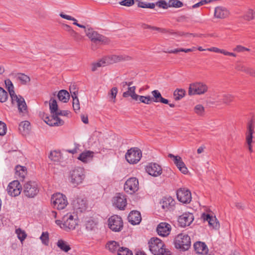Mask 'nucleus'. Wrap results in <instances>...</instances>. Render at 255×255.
<instances>
[{
	"mask_svg": "<svg viewBox=\"0 0 255 255\" xmlns=\"http://www.w3.org/2000/svg\"><path fill=\"white\" fill-rule=\"evenodd\" d=\"M68 177L69 182L75 186L80 185L85 178V170L80 167H74L69 171Z\"/></svg>",
	"mask_w": 255,
	"mask_h": 255,
	"instance_id": "obj_1",
	"label": "nucleus"
},
{
	"mask_svg": "<svg viewBox=\"0 0 255 255\" xmlns=\"http://www.w3.org/2000/svg\"><path fill=\"white\" fill-rule=\"evenodd\" d=\"M150 251L154 255H164V254L168 252L165 248L163 242L157 238H152L148 242Z\"/></svg>",
	"mask_w": 255,
	"mask_h": 255,
	"instance_id": "obj_2",
	"label": "nucleus"
},
{
	"mask_svg": "<svg viewBox=\"0 0 255 255\" xmlns=\"http://www.w3.org/2000/svg\"><path fill=\"white\" fill-rule=\"evenodd\" d=\"M131 58L128 56L112 55L111 56H104L97 62V67H105L114 63L121 61L130 60Z\"/></svg>",
	"mask_w": 255,
	"mask_h": 255,
	"instance_id": "obj_3",
	"label": "nucleus"
},
{
	"mask_svg": "<svg viewBox=\"0 0 255 255\" xmlns=\"http://www.w3.org/2000/svg\"><path fill=\"white\" fill-rule=\"evenodd\" d=\"M174 245L176 249L185 251L188 250L191 246L190 237L184 233L178 234L174 239Z\"/></svg>",
	"mask_w": 255,
	"mask_h": 255,
	"instance_id": "obj_4",
	"label": "nucleus"
},
{
	"mask_svg": "<svg viewBox=\"0 0 255 255\" xmlns=\"http://www.w3.org/2000/svg\"><path fill=\"white\" fill-rule=\"evenodd\" d=\"M208 86L201 82H196L191 84L188 89V95H202L208 91Z\"/></svg>",
	"mask_w": 255,
	"mask_h": 255,
	"instance_id": "obj_5",
	"label": "nucleus"
},
{
	"mask_svg": "<svg viewBox=\"0 0 255 255\" xmlns=\"http://www.w3.org/2000/svg\"><path fill=\"white\" fill-rule=\"evenodd\" d=\"M51 202L53 207L58 210L64 209L68 204L66 196L60 193H57L52 196Z\"/></svg>",
	"mask_w": 255,
	"mask_h": 255,
	"instance_id": "obj_6",
	"label": "nucleus"
},
{
	"mask_svg": "<svg viewBox=\"0 0 255 255\" xmlns=\"http://www.w3.org/2000/svg\"><path fill=\"white\" fill-rule=\"evenodd\" d=\"M142 157V152L137 147H132L128 150L125 157L130 164H136L139 161Z\"/></svg>",
	"mask_w": 255,
	"mask_h": 255,
	"instance_id": "obj_7",
	"label": "nucleus"
},
{
	"mask_svg": "<svg viewBox=\"0 0 255 255\" xmlns=\"http://www.w3.org/2000/svg\"><path fill=\"white\" fill-rule=\"evenodd\" d=\"M38 192V186L35 181H28L23 185V193L28 198L34 197Z\"/></svg>",
	"mask_w": 255,
	"mask_h": 255,
	"instance_id": "obj_8",
	"label": "nucleus"
},
{
	"mask_svg": "<svg viewBox=\"0 0 255 255\" xmlns=\"http://www.w3.org/2000/svg\"><path fill=\"white\" fill-rule=\"evenodd\" d=\"M108 226L110 229L115 232H119L123 227L122 218L118 215L111 216L108 220Z\"/></svg>",
	"mask_w": 255,
	"mask_h": 255,
	"instance_id": "obj_9",
	"label": "nucleus"
},
{
	"mask_svg": "<svg viewBox=\"0 0 255 255\" xmlns=\"http://www.w3.org/2000/svg\"><path fill=\"white\" fill-rule=\"evenodd\" d=\"M138 189V181L135 177L128 179L124 185V190L130 194H132Z\"/></svg>",
	"mask_w": 255,
	"mask_h": 255,
	"instance_id": "obj_10",
	"label": "nucleus"
},
{
	"mask_svg": "<svg viewBox=\"0 0 255 255\" xmlns=\"http://www.w3.org/2000/svg\"><path fill=\"white\" fill-rule=\"evenodd\" d=\"M176 195L178 200L183 203L188 204L191 201V193L185 188L179 189L176 192Z\"/></svg>",
	"mask_w": 255,
	"mask_h": 255,
	"instance_id": "obj_11",
	"label": "nucleus"
},
{
	"mask_svg": "<svg viewBox=\"0 0 255 255\" xmlns=\"http://www.w3.org/2000/svg\"><path fill=\"white\" fill-rule=\"evenodd\" d=\"M109 134L107 131L104 132H99V134L97 135L99 141V152L102 151L105 152L108 149L107 144L109 143L108 140Z\"/></svg>",
	"mask_w": 255,
	"mask_h": 255,
	"instance_id": "obj_12",
	"label": "nucleus"
},
{
	"mask_svg": "<svg viewBox=\"0 0 255 255\" xmlns=\"http://www.w3.org/2000/svg\"><path fill=\"white\" fill-rule=\"evenodd\" d=\"M21 186L18 180H14L10 182L7 188L8 194L12 197L19 195L21 191Z\"/></svg>",
	"mask_w": 255,
	"mask_h": 255,
	"instance_id": "obj_13",
	"label": "nucleus"
},
{
	"mask_svg": "<svg viewBox=\"0 0 255 255\" xmlns=\"http://www.w3.org/2000/svg\"><path fill=\"white\" fill-rule=\"evenodd\" d=\"M63 229L74 230L78 225V222L75 219H74L72 215L67 214L63 218Z\"/></svg>",
	"mask_w": 255,
	"mask_h": 255,
	"instance_id": "obj_14",
	"label": "nucleus"
},
{
	"mask_svg": "<svg viewBox=\"0 0 255 255\" xmlns=\"http://www.w3.org/2000/svg\"><path fill=\"white\" fill-rule=\"evenodd\" d=\"M168 156L172 159L174 163L182 173H187L188 169L180 156L174 155L171 153L169 154Z\"/></svg>",
	"mask_w": 255,
	"mask_h": 255,
	"instance_id": "obj_15",
	"label": "nucleus"
},
{
	"mask_svg": "<svg viewBox=\"0 0 255 255\" xmlns=\"http://www.w3.org/2000/svg\"><path fill=\"white\" fill-rule=\"evenodd\" d=\"M146 171L150 175L157 177L162 173V169L160 165L156 163H149L145 167Z\"/></svg>",
	"mask_w": 255,
	"mask_h": 255,
	"instance_id": "obj_16",
	"label": "nucleus"
},
{
	"mask_svg": "<svg viewBox=\"0 0 255 255\" xmlns=\"http://www.w3.org/2000/svg\"><path fill=\"white\" fill-rule=\"evenodd\" d=\"M194 220V216L192 213H185L178 218V222L182 227L189 226Z\"/></svg>",
	"mask_w": 255,
	"mask_h": 255,
	"instance_id": "obj_17",
	"label": "nucleus"
},
{
	"mask_svg": "<svg viewBox=\"0 0 255 255\" xmlns=\"http://www.w3.org/2000/svg\"><path fill=\"white\" fill-rule=\"evenodd\" d=\"M171 230L170 225L166 223H160L156 229L158 234L162 237L168 235Z\"/></svg>",
	"mask_w": 255,
	"mask_h": 255,
	"instance_id": "obj_18",
	"label": "nucleus"
},
{
	"mask_svg": "<svg viewBox=\"0 0 255 255\" xmlns=\"http://www.w3.org/2000/svg\"><path fill=\"white\" fill-rule=\"evenodd\" d=\"M234 99V96L229 94H224L222 95H218L214 100L216 102L222 103L226 105H229Z\"/></svg>",
	"mask_w": 255,
	"mask_h": 255,
	"instance_id": "obj_19",
	"label": "nucleus"
},
{
	"mask_svg": "<svg viewBox=\"0 0 255 255\" xmlns=\"http://www.w3.org/2000/svg\"><path fill=\"white\" fill-rule=\"evenodd\" d=\"M202 218L204 221H207L208 222L209 225L213 229H218L219 228V222L215 217L211 216L209 214L203 213L202 215Z\"/></svg>",
	"mask_w": 255,
	"mask_h": 255,
	"instance_id": "obj_20",
	"label": "nucleus"
},
{
	"mask_svg": "<svg viewBox=\"0 0 255 255\" xmlns=\"http://www.w3.org/2000/svg\"><path fill=\"white\" fill-rule=\"evenodd\" d=\"M114 204L120 210H124L127 205V200L125 196L119 194L114 198Z\"/></svg>",
	"mask_w": 255,
	"mask_h": 255,
	"instance_id": "obj_21",
	"label": "nucleus"
},
{
	"mask_svg": "<svg viewBox=\"0 0 255 255\" xmlns=\"http://www.w3.org/2000/svg\"><path fill=\"white\" fill-rule=\"evenodd\" d=\"M160 204L162 209L168 210L172 209L175 204V201L171 197H165L162 199Z\"/></svg>",
	"mask_w": 255,
	"mask_h": 255,
	"instance_id": "obj_22",
	"label": "nucleus"
},
{
	"mask_svg": "<svg viewBox=\"0 0 255 255\" xmlns=\"http://www.w3.org/2000/svg\"><path fill=\"white\" fill-rule=\"evenodd\" d=\"M44 121L47 125L50 126H62L64 123L63 120L57 117L55 114H52L51 119L49 117H46Z\"/></svg>",
	"mask_w": 255,
	"mask_h": 255,
	"instance_id": "obj_23",
	"label": "nucleus"
},
{
	"mask_svg": "<svg viewBox=\"0 0 255 255\" xmlns=\"http://www.w3.org/2000/svg\"><path fill=\"white\" fill-rule=\"evenodd\" d=\"M129 222L132 225H137L140 223L141 217L139 212L132 211L130 212L128 217Z\"/></svg>",
	"mask_w": 255,
	"mask_h": 255,
	"instance_id": "obj_24",
	"label": "nucleus"
},
{
	"mask_svg": "<svg viewBox=\"0 0 255 255\" xmlns=\"http://www.w3.org/2000/svg\"><path fill=\"white\" fill-rule=\"evenodd\" d=\"M11 101L13 104H14V102L16 103L18 111L20 113H25L26 112L27 106L23 98L21 97H18L16 96V98L11 99Z\"/></svg>",
	"mask_w": 255,
	"mask_h": 255,
	"instance_id": "obj_25",
	"label": "nucleus"
},
{
	"mask_svg": "<svg viewBox=\"0 0 255 255\" xmlns=\"http://www.w3.org/2000/svg\"><path fill=\"white\" fill-rule=\"evenodd\" d=\"M194 248L196 252L199 254H206L208 252L206 245L204 243L199 241L196 242L194 244Z\"/></svg>",
	"mask_w": 255,
	"mask_h": 255,
	"instance_id": "obj_26",
	"label": "nucleus"
},
{
	"mask_svg": "<svg viewBox=\"0 0 255 255\" xmlns=\"http://www.w3.org/2000/svg\"><path fill=\"white\" fill-rule=\"evenodd\" d=\"M228 15L229 11L225 7L218 6L215 9L214 15L218 18H224Z\"/></svg>",
	"mask_w": 255,
	"mask_h": 255,
	"instance_id": "obj_27",
	"label": "nucleus"
},
{
	"mask_svg": "<svg viewBox=\"0 0 255 255\" xmlns=\"http://www.w3.org/2000/svg\"><path fill=\"white\" fill-rule=\"evenodd\" d=\"M27 174L26 168L24 166L17 165L15 167V176L20 180L23 181Z\"/></svg>",
	"mask_w": 255,
	"mask_h": 255,
	"instance_id": "obj_28",
	"label": "nucleus"
},
{
	"mask_svg": "<svg viewBox=\"0 0 255 255\" xmlns=\"http://www.w3.org/2000/svg\"><path fill=\"white\" fill-rule=\"evenodd\" d=\"M94 153L89 150L85 151L81 153L78 159L83 162L87 163L92 160Z\"/></svg>",
	"mask_w": 255,
	"mask_h": 255,
	"instance_id": "obj_29",
	"label": "nucleus"
},
{
	"mask_svg": "<svg viewBox=\"0 0 255 255\" xmlns=\"http://www.w3.org/2000/svg\"><path fill=\"white\" fill-rule=\"evenodd\" d=\"M73 206L75 210L82 212L86 209V202L83 199L77 198L73 201Z\"/></svg>",
	"mask_w": 255,
	"mask_h": 255,
	"instance_id": "obj_30",
	"label": "nucleus"
},
{
	"mask_svg": "<svg viewBox=\"0 0 255 255\" xmlns=\"http://www.w3.org/2000/svg\"><path fill=\"white\" fill-rule=\"evenodd\" d=\"M153 96L152 101L154 102H160L165 104H168V100L162 97L160 93L156 90L151 92Z\"/></svg>",
	"mask_w": 255,
	"mask_h": 255,
	"instance_id": "obj_31",
	"label": "nucleus"
},
{
	"mask_svg": "<svg viewBox=\"0 0 255 255\" xmlns=\"http://www.w3.org/2000/svg\"><path fill=\"white\" fill-rule=\"evenodd\" d=\"M30 123L25 121L20 123L19 125V130L23 135H26L30 130Z\"/></svg>",
	"mask_w": 255,
	"mask_h": 255,
	"instance_id": "obj_32",
	"label": "nucleus"
},
{
	"mask_svg": "<svg viewBox=\"0 0 255 255\" xmlns=\"http://www.w3.org/2000/svg\"><path fill=\"white\" fill-rule=\"evenodd\" d=\"M85 228L86 231L90 234H94L96 229V222L93 219H89L85 223Z\"/></svg>",
	"mask_w": 255,
	"mask_h": 255,
	"instance_id": "obj_33",
	"label": "nucleus"
},
{
	"mask_svg": "<svg viewBox=\"0 0 255 255\" xmlns=\"http://www.w3.org/2000/svg\"><path fill=\"white\" fill-rule=\"evenodd\" d=\"M136 87L134 86L132 87H129L128 88V90L123 94V97L124 98H128L130 97L132 99L134 100L137 97V94L135 93Z\"/></svg>",
	"mask_w": 255,
	"mask_h": 255,
	"instance_id": "obj_34",
	"label": "nucleus"
},
{
	"mask_svg": "<svg viewBox=\"0 0 255 255\" xmlns=\"http://www.w3.org/2000/svg\"><path fill=\"white\" fill-rule=\"evenodd\" d=\"M4 83L6 87L7 88V90L8 91L11 98H16V95L15 94L14 91V86L11 81L9 79H6L4 81Z\"/></svg>",
	"mask_w": 255,
	"mask_h": 255,
	"instance_id": "obj_35",
	"label": "nucleus"
},
{
	"mask_svg": "<svg viewBox=\"0 0 255 255\" xmlns=\"http://www.w3.org/2000/svg\"><path fill=\"white\" fill-rule=\"evenodd\" d=\"M57 97L60 101L67 103L69 100L70 95L66 90H61L58 92Z\"/></svg>",
	"mask_w": 255,
	"mask_h": 255,
	"instance_id": "obj_36",
	"label": "nucleus"
},
{
	"mask_svg": "<svg viewBox=\"0 0 255 255\" xmlns=\"http://www.w3.org/2000/svg\"><path fill=\"white\" fill-rule=\"evenodd\" d=\"M107 248L112 253H115L117 252L118 253L119 250L121 249L119 244L116 241H110L106 245Z\"/></svg>",
	"mask_w": 255,
	"mask_h": 255,
	"instance_id": "obj_37",
	"label": "nucleus"
},
{
	"mask_svg": "<svg viewBox=\"0 0 255 255\" xmlns=\"http://www.w3.org/2000/svg\"><path fill=\"white\" fill-rule=\"evenodd\" d=\"M154 28V30L158 31H159L160 32H162V33L169 32V34H172V35H179V36L185 35V36H188L189 35H193L194 36H195V35H194L193 34H192V33H184L181 32H179L176 33V32H174L169 31L167 30L166 29L161 28L158 27H155V28Z\"/></svg>",
	"mask_w": 255,
	"mask_h": 255,
	"instance_id": "obj_38",
	"label": "nucleus"
},
{
	"mask_svg": "<svg viewBox=\"0 0 255 255\" xmlns=\"http://www.w3.org/2000/svg\"><path fill=\"white\" fill-rule=\"evenodd\" d=\"M56 245L59 249L65 252H68L71 250V248L68 243L63 240H59Z\"/></svg>",
	"mask_w": 255,
	"mask_h": 255,
	"instance_id": "obj_39",
	"label": "nucleus"
},
{
	"mask_svg": "<svg viewBox=\"0 0 255 255\" xmlns=\"http://www.w3.org/2000/svg\"><path fill=\"white\" fill-rule=\"evenodd\" d=\"M15 77L17 80L20 81L23 85L27 84L30 81V77L23 73H17L15 75Z\"/></svg>",
	"mask_w": 255,
	"mask_h": 255,
	"instance_id": "obj_40",
	"label": "nucleus"
},
{
	"mask_svg": "<svg viewBox=\"0 0 255 255\" xmlns=\"http://www.w3.org/2000/svg\"><path fill=\"white\" fill-rule=\"evenodd\" d=\"M85 32L88 38L90 39L93 42L96 43V34L94 29L87 25V29L85 30Z\"/></svg>",
	"mask_w": 255,
	"mask_h": 255,
	"instance_id": "obj_41",
	"label": "nucleus"
},
{
	"mask_svg": "<svg viewBox=\"0 0 255 255\" xmlns=\"http://www.w3.org/2000/svg\"><path fill=\"white\" fill-rule=\"evenodd\" d=\"M247 132L246 138L253 139V134L254 132V124L253 120H251L248 124Z\"/></svg>",
	"mask_w": 255,
	"mask_h": 255,
	"instance_id": "obj_42",
	"label": "nucleus"
},
{
	"mask_svg": "<svg viewBox=\"0 0 255 255\" xmlns=\"http://www.w3.org/2000/svg\"><path fill=\"white\" fill-rule=\"evenodd\" d=\"M110 43V40L106 36L97 33V46L98 45H107Z\"/></svg>",
	"mask_w": 255,
	"mask_h": 255,
	"instance_id": "obj_43",
	"label": "nucleus"
},
{
	"mask_svg": "<svg viewBox=\"0 0 255 255\" xmlns=\"http://www.w3.org/2000/svg\"><path fill=\"white\" fill-rule=\"evenodd\" d=\"M49 109L52 114H56L59 110L56 100L51 99L49 103Z\"/></svg>",
	"mask_w": 255,
	"mask_h": 255,
	"instance_id": "obj_44",
	"label": "nucleus"
},
{
	"mask_svg": "<svg viewBox=\"0 0 255 255\" xmlns=\"http://www.w3.org/2000/svg\"><path fill=\"white\" fill-rule=\"evenodd\" d=\"M136 98L134 99V100L137 101H139L140 102L145 104H149L152 101V98L150 96H139L137 95Z\"/></svg>",
	"mask_w": 255,
	"mask_h": 255,
	"instance_id": "obj_45",
	"label": "nucleus"
},
{
	"mask_svg": "<svg viewBox=\"0 0 255 255\" xmlns=\"http://www.w3.org/2000/svg\"><path fill=\"white\" fill-rule=\"evenodd\" d=\"M49 157L51 160L54 162H59L61 158V156L60 152L56 151H53L50 152Z\"/></svg>",
	"mask_w": 255,
	"mask_h": 255,
	"instance_id": "obj_46",
	"label": "nucleus"
},
{
	"mask_svg": "<svg viewBox=\"0 0 255 255\" xmlns=\"http://www.w3.org/2000/svg\"><path fill=\"white\" fill-rule=\"evenodd\" d=\"M185 94V91L183 89H176L174 91L173 95L175 100L178 101L182 98Z\"/></svg>",
	"mask_w": 255,
	"mask_h": 255,
	"instance_id": "obj_47",
	"label": "nucleus"
},
{
	"mask_svg": "<svg viewBox=\"0 0 255 255\" xmlns=\"http://www.w3.org/2000/svg\"><path fill=\"white\" fill-rule=\"evenodd\" d=\"M255 17V12L252 9H248L244 14V19L246 20H251Z\"/></svg>",
	"mask_w": 255,
	"mask_h": 255,
	"instance_id": "obj_48",
	"label": "nucleus"
},
{
	"mask_svg": "<svg viewBox=\"0 0 255 255\" xmlns=\"http://www.w3.org/2000/svg\"><path fill=\"white\" fill-rule=\"evenodd\" d=\"M15 233L17 236V238L21 243L25 239L27 235L24 231L22 230L21 229L18 228L16 229Z\"/></svg>",
	"mask_w": 255,
	"mask_h": 255,
	"instance_id": "obj_49",
	"label": "nucleus"
},
{
	"mask_svg": "<svg viewBox=\"0 0 255 255\" xmlns=\"http://www.w3.org/2000/svg\"><path fill=\"white\" fill-rule=\"evenodd\" d=\"M118 93V89L117 87H113L109 93V96L110 98V101L113 103L116 102V98Z\"/></svg>",
	"mask_w": 255,
	"mask_h": 255,
	"instance_id": "obj_50",
	"label": "nucleus"
},
{
	"mask_svg": "<svg viewBox=\"0 0 255 255\" xmlns=\"http://www.w3.org/2000/svg\"><path fill=\"white\" fill-rule=\"evenodd\" d=\"M183 5V3L179 0H169L168 2L169 7L179 8L182 7Z\"/></svg>",
	"mask_w": 255,
	"mask_h": 255,
	"instance_id": "obj_51",
	"label": "nucleus"
},
{
	"mask_svg": "<svg viewBox=\"0 0 255 255\" xmlns=\"http://www.w3.org/2000/svg\"><path fill=\"white\" fill-rule=\"evenodd\" d=\"M195 113L199 116H203L205 112L204 107L200 105H197L194 107Z\"/></svg>",
	"mask_w": 255,
	"mask_h": 255,
	"instance_id": "obj_52",
	"label": "nucleus"
},
{
	"mask_svg": "<svg viewBox=\"0 0 255 255\" xmlns=\"http://www.w3.org/2000/svg\"><path fill=\"white\" fill-rule=\"evenodd\" d=\"M8 98L7 93L1 87H0V102H5Z\"/></svg>",
	"mask_w": 255,
	"mask_h": 255,
	"instance_id": "obj_53",
	"label": "nucleus"
},
{
	"mask_svg": "<svg viewBox=\"0 0 255 255\" xmlns=\"http://www.w3.org/2000/svg\"><path fill=\"white\" fill-rule=\"evenodd\" d=\"M118 255H133L131 251H129L127 248L122 247L119 250Z\"/></svg>",
	"mask_w": 255,
	"mask_h": 255,
	"instance_id": "obj_54",
	"label": "nucleus"
},
{
	"mask_svg": "<svg viewBox=\"0 0 255 255\" xmlns=\"http://www.w3.org/2000/svg\"><path fill=\"white\" fill-rule=\"evenodd\" d=\"M40 239L43 244L48 245L49 242V234L48 232H43Z\"/></svg>",
	"mask_w": 255,
	"mask_h": 255,
	"instance_id": "obj_55",
	"label": "nucleus"
},
{
	"mask_svg": "<svg viewBox=\"0 0 255 255\" xmlns=\"http://www.w3.org/2000/svg\"><path fill=\"white\" fill-rule=\"evenodd\" d=\"M138 6L142 8H153L155 4L153 3H146L144 2H139Z\"/></svg>",
	"mask_w": 255,
	"mask_h": 255,
	"instance_id": "obj_56",
	"label": "nucleus"
},
{
	"mask_svg": "<svg viewBox=\"0 0 255 255\" xmlns=\"http://www.w3.org/2000/svg\"><path fill=\"white\" fill-rule=\"evenodd\" d=\"M233 51L237 52H244V51H250V49L249 48L244 47L241 45H237L234 49Z\"/></svg>",
	"mask_w": 255,
	"mask_h": 255,
	"instance_id": "obj_57",
	"label": "nucleus"
},
{
	"mask_svg": "<svg viewBox=\"0 0 255 255\" xmlns=\"http://www.w3.org/2000/svg\"><path fill=\"white\" fill-rule=\"evenodd\" d=\"M70 34L71 36H72L74 39V40L77 41L81 40L82 38V36L80 35L78 33L75 31L74 30H73L70 33Z\"/></svg>",
	"mask_w": 255,
	"mask_h": 255,
	"instance_id": "obj_58",
	"label": "nucleus"
},
{
	"mask_svg": "<svg viewBox=\"0 0 255 255\" xmlns=\"http://www.w3.org/2000/svg\"><path fill=\"white\" fill-rule=\"evenodd\" d=\"M73 108L76 113L79 111L80 108L78 99L73 100Z\"/></svg>",
	"mask_w": 255,
	"mask_h": 255,
	"instance_id": "obj_59",
	"label": "nucleus"
},
{
	"mask_svg": "<svg viewBox=\"0 0 255 255\" xmlns=\"http://www.w3.org/2000/svg\"><path fill=\"white\" fill-rule=\"evenodd\" d=\"M6 126L5 123L0 121V135H4L6 131Z\"/></svg>",
	"mask_w": 255,
	"mask_h": 255,
	"instance_id": "obj_60",
	"label": "nucleus"
},
{
	"mask_svg": "<svg viewBox=\"0 0 255 255\" xmlns=\"http://www.w3.org/2000/svg\"><path fill=\"white\" fill-rule=\"evenodd\" d=\"M134 3V0H123L119 2L122 5L126 6H130L133 5Z\"/></svg>",
	"mask_w": 255,
	"mask_h": 255,
	"instance_id": "obj_61",
	"label": "nucleus"
},
{
	"mask_svg": "<svg viewBox=\"0 0 255 255\" xmlns=\"http://www.w3.org/2000/svg\"><path fill=\"white\" fill-rule=\"evenodd\" d=\"M70 111L68 110H59L55 114L56 115V116H57V117H58L59 116L68 117L70 115Z\"/></svg>",
	"mask_w": 255,
	"mask_h": 255,
	"instance_id": "obj_62",
	"label": "nucleus"
},
{
	"mask_svg": "<svg viewBox=\"0 0 255 255\" xmlns=\"http://www.w3.org/2000/svg\"><path fill=\"white\" fill-rule=\"evenodd\" d=\"M207 50L209 51L216 52V53H220L224 54L225 50L221 49L217 47H213L207 49Z\"/></svg>",
	"mask_w": 255,
	"mask_h": 255,
	"instance_id": "obj_63",
	"label": "nucleus"
},
{
	"mask_svg": "<svg viewBox=\"0 0 255 255\" xmlns=\"http://www.w3.org/2000/svg\"><path fill=\"white\" fill-rule=\"evenodd\" d=\"M60 16L64 18V19H67V20H72L73 21H77V20L76 19H75L74 17L70 16V15H67V14H63V13H60Z\"/></svg>",
	"mask_w": 255,
	"mask_h": 255,
	"instance_id": "obj_64",
	"label": "nucleus"
}]
</instances>
